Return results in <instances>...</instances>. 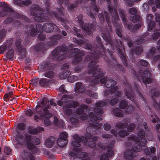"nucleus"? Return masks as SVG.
<instances>
[{
  "label": "nucleus",
  "instance_id": "f03ea898",
  "mask_svg": "<svg viewBox=\"0 0 160 160\" xmlns=\"http://www.w3.org/2000/svg\"><path fill=\"white\" fill-rule=\"evenodd\" d=\"M40 140L38 138H32L29 136H26L23 132H18L15 137V140H14L15 144L22 145L27 143V148L31 150L33 147V143L38 144L40 143Z\"/></svg>",
  "mask_w": 160,
  "mask_h": 160
},
{
  "label": "nucleus",
  "instance_id": "a19ab883",
  "mask_svg": "<svg viewBox=\"0 0 160 160\" xmlns=\"http://www.w3.org/2000/svg\"><path fill=\"white\" fill-rule=\"evenodd\" d=\"M4 152L7 155H9L11 152V150L9 148L6 147L4 148Z\"/></svg>",
  "mask_w": 160,
  "mask_h": 160
},
{
  "label": "nucleus",
  "instance_id": "58836bf2",
  "mask_svg": "<svg viewBox=\"0 0 160 160\" xmlns=\"http://www.w3.org/2000/svg\"><path fill=\"white\" fill-rule=\"evenodd\" d=\"M6 34V31L5 30H2L0 31V42H1L2 38Z\"/></svg>",
  "mask_w": 160,
  "mask_h": 160
},
{
  "label": "nucleus",
  "instance_id": "5701e85b",
  "mask_svg": "<svg viewBox=\"0 0 160 160\" xmlns=\"http://www.w3.org/2000/svg\"><path fill=\"white\" fill-rule=\"evenodd\" d=\"M69 97V96L67 95L66 94H64L63 95L62 100H59L57 102V103L60 106H61L63 104L62 101L66 100V98H68Z\"/></svg>",
  "mask_w": 160,
  "mask_h": 160
},
{
  "label": "nucleus",
  "instance_id": "c03bdc74",
  "mask_svg": "<svg viewBox=\"0 0 160 160\" xmlns=\"http://www.w3.org/2000/svg\"><path fill=\"white\" fill-rule=\"evenodd\" d=\"M59 91L63 93H65L66 92V91L65 89V86L64 85H61L59 88Z\"/></svg>",
  "mask_w": 160,
  "mask_h": 160
},
{
  "label": "nucleus",
  "instance_id": "1a4fd4ad",
  "mask_svg": "<svg viewBox=\"0 0 160 160\" xmlns=\"http://www.w3.org/2000/svg\"><path fill=\"white\" fill-rule=\"evenodd\" d=\"M112 85V86H111V94H112V92L113 93H115V95L117 96H119L121 94V93L120 92L118 91V87L114 86L116 84V82L114 80H111V84Z\"/></svg>",
  "mask_w": 160,
  "mask_h": 160
},
{
  "label": "nucleus",
  "instance_id": "0eeeda50",
  "mask_svg": "<svg viewBox=\"0 0 160 160\" xmlns=\"http://www.w3.org/2000/svg\"><path fill=\"white\" fill-rule=\"evenodd\" d=\"M62 72L60 74V77L61 79H64L67 77L70 73L69 70L68 65H64L62 68Z\"/></svg>",
  "mask_w": 160,
  "mask_h": 160
},
{
  "label": "nucleus",
  "instance_id": "393cba45",
  "mask_svg": "<svg viewBox=\"0 0 160 160\" xmlns=\"http://www.w3.org/2000/svg\"><path fill=\"white\" fill-rule=\"evenodd\" d=\"M68 136L67 133L65 132H61L59 135V138H61L64 140H67L66 138Z\"/></svg>",
  "mask_w": 160,
  "mask_h": 160
},
{
  "label": "nucleus",
  "instance_id": "13d9d810",
  "mask_svg": "<svg viewBox=\"0 0 160 160\" xmlns=\"http://www.w3.org/2000/svg\"><path fill=\"white\" fill-rule=\"evenodd\" d=\"M30 33L31 36H34L36 35V32L34 29H32L30 31Z\"/></svg>",
  "mask_w": 160,
  "mask_h": 160
},
{
  "label": "nucleus",
  "instance_id": "f8f14e48",
  "mask_svg": "<svg viewBox=\"0 0 160 160\" xmlns=\"http://www.w3.org/2000/svg\"><path fill=\"white\" fill-rule=\"evenodd\" d=\"M78 105V103L76 102H73L72 104H71L70 105H69L68 106H67L65 109H64V111L65 110V113L68 115L69 116V117H70L71 116H72V115H71L72 113V112L71 111L72 110L71 108V107H75Z\"/></svg>",
  "mask_w": 160,
  "mask_h": 160
},
{
  "label": "nucleus",
  "instance_id": "a211bd4d",
  "mask_svg": "<svg viewBox=\"0 0 160 160\" xmlns=\"http://www.w3.org/2000/svg\"><path fill=\"white\" fill-rule=\"evenodd\" d=\"M80 139L79 138H78L75 141H73L72 142V145L75 147L73 148L74 151H76L77 150H78V149H77V148L80 146V144L79 143L78 141L80 140Z\"/></svg>",
  "mask_w": 160,
  "mask_h": 160
},
{
  "label": "nucleus",
  "instance_id": "4be33fe9",
  "mask_svg": "<svg viewBox=\"0 0 160 160\" xmlns=\"http://www.w3.org/2000/svg\"><path fill=\"white\" fill-rule=\"evenodd\" d=\"M111 15L112 16V18H115V20H118L119 18L118 15L117 14V12L116 9L111 10Z\"/></svg>",
  "mask_w": 160,
  "mask_h": 160
},
{
  "label": "nucleus",
  "instance_id": "cd10ccee",
  "mask_svg": "<svg viewBox=\"0 0 160 160\" xmlns=\"http://www.w3.org/2000/svg\"><path fill=\"white\" fill-rule=\"evenodd\" d=\"M97 140V138L96 137H93L92 138V140L93 141H92V142H89V146L91 148H93L95 146V143L94 142L96 141Z\"/></svg>",
  "mask_w": 160,
  "mask_h": 160
},
{
  "label": "nucleus",
  "instance_id": "603ef678",
  "mask_svg": "<svg viewBox=\"0 0 160 160\" xmlns=\"http://www.w3.org/2000/svg\"><path fill=\"white\" fill-rule=\"evenodd\" d=\"M85 152H82L81 154L83 156L82 157L83 158H82V157L79 158H78V160H80V159L82 160H88V158L86 157L85 156Z\"/></svg>",
  "mask_w": 160,
  "mask_h": 160
},
{
  "label": "nucleus",
  "instance_id": "864d4df0",
  "mask_svg": "<svg viewBox=\"0 0 160 160\" xmlns=\"http://www.w3.org/2000/svg\"><path fill=\"white\" fill-rule=\"evenodd\" d=\"M44 123L45 125L48 126L50 124V122L48 118H45L44 120Z\"/></svg>",
  "mask_w": 160,
  "mask_h": 160
},
{
  "label": "nucleus",
  "instance_id": "e433bc0d",
  "mask_svg": "<svg viewBox=\"0 0 160 160\" xmlns=\"http://www.w3.org/2000/svg\"><path fill=\"white\" fill-rule=\"evenodd\" d=\"M128 134V132L123 130L120 131L119 133V135L121 137H123L127 135Z\"/></svg>",
  "mask_w": 160,
  "mask_h": 160
},
{
  "label": "nucleus",
  "instance_id": "680f3d73",
  "mask_svg": "<svg viewBox=\"0 0 160 160\" xmlns=\"http://www.w3.org/2000/svg\"><path fill=\"white\" fill-rule=\"evenodd\" d=\"M116 32L117 35L119 37H122V34L120 29H117L116 30Z\"/></svg>",
  "mask_w": 160,
  "mask_h": 160
},
{
  "label": "nucleus",
  "instance_id": "8fccbe9b",
  "mask_svg": "<svg viewBox=\"0 0 160 160\" xmlns=\"http://www.w3.org/2000/svg\"><path fill=\"white\" fill-rule=\"evenodd\" d=\"M24 125L23 123H20L18 125V128L20 130H23L24 129Z\"/></svg>",
  "mask_w": 160,
  "mask_h": 160
},
{
  "label": "nucleus",
  "instance_id": "9b49d317",
  "mask_svg": "<svg viewBox=\"0 0 160 160\" xmlns=\"http://www.w3.org/2000/svg\"><path fill=\"white\" fill-rule=\"evenodd\" d=\"M150 76V73L148 71H146L143 73L142 76V79L145 83H149L151 82L149 77Z\"/></svg>",
  "mask_w": 160,
  "mask_h": 160
},
{
  "label": "nucleus",
  "instance_id": "4468645a",
  "mask_svg": "<svg viewBox=\"0 0 160 160\" xmlns=\"http://www.w3.org/2000/svg\"><path fill=\"white\" fill-rule=\"evenodd\" d=\"M85 89L83 87L82 84L80 82H78L76 83L75 88V91L76 93H83Z\"/></svg>",
  "mask_w": 160,
  "mask_h": 160
},
{
  "label": "nucleus",
  "instance_id": "4c0bfd02",
  "mask_svg": "<svg viewBox=\"0 0 160 160\" xmlns=\"http://www.w3.org/2000/svg\"><path fill=\"white\" fill-rule=\"evenodd\" d=\"M140 17L138 15H135L133 17L132 21L134 22H137L140 19Z\"/></svg>",
  "mask_w": 160,
  "mask_h": 160
},
{
  "label": "nucleus",
  "instance_id": "338daca9",
  "mask_svg": "<svg viewBox=\"0 0 160 160\" xmlns=\"http://www.w3.org/2000/svg\"><path fill=\"white\" fill-rule=\"evenodd\" d=\"M13 20V18H8L7 20H5V22L6 23H9L11 22Z\"/></svg>",
  "mask_w": 160,
  "mask_h": 160
},
{
  "label": "nucleus",
  "instance_id": "69168bd1",
  "mask_svg": "<svg viewBox=\"0 0 160 160\" xmlns=\"http://www.w3.org/2000/svg\"><path fill=\"white\" fill-rule=\"evenodd\" d=\"M155 50V48L154 47H152L150 49V53L153 56L152 54H154V52Z\"/></svg>",
  "mask_w": 160,
  "mask_h": 160
},
{
  "label": "nucleus",
  "instance_id": "5fc2aeb1",
  "mask_svg": "<svg viewBox=\"0 0 160 160\" xmlns=\"http://www.w3.org/2000/svg\"><path fill=\"white\" fill-rule=\"evenodd\" d=\"M82 60V58L81 57L78 58H75L74 60V63L76 64L77 62H79Z\"/></svg>",
  "mask_w": 160,
  "mask_h": 160
},
{
  "label": "nucleus",
  "instance_id": "3c124183",
  "mask_svg": "<svg viewBox=\"0 0 160 160\" xmlns=\"http://www.w3.org/2000/svg\"><path fill=\"white\" fill-rule=\"evenodd\" d=\"M104 129L106 131H108L110 129V127L108 124H105L104 125Z\"/></svg>",
  "mask_w": 160,
  "mask_h": 160
},
{
  "label": "nucleus",
  "instance_id": "20e7f679",
  "mask_svg": "<svg viewBox=\"0 0 160 160\" xmlns=\"http://www.w3.org/2000/svg\"><path fill=\"white\" fill-rule=\"evenodd\" d=\"M39 114L34 116V119L37 121L44 118H49L52 116V114L49 112L46 108H44L43 110L41 109L39 110Z\"/></svg>",
  "mask_w": 160,
  "mask_h": 160
},
{
  "label": "nucleus",
  "instance_id": "9d476101",
  "mask_svg": "<svg viewBox=\"0 0 160 160\" xmlns=\"http://www.w3.org/2000/svg\"><path fill=\"white\" fill-rule=\"evenodd\" d=\"M41 109V107L39 106H37L35 109H33L32 110L29 109L25 112V114L28 116H31L32 114L37 113L39 114V110Z\"/></svg>",
  "mask_w": 160,
  "mask_h": 160
},
{
  "label": "nucleus",
  "instance_id": "37998d69",
  "mask_svg": "<svg viewBox=\"0 0 160 160\" xmlns=\"http://www.w3.org/2000/svg\"><path fill=\"white\" fill-rule=\"evenodd\" d=\"M155 20L157 22H158L160 26V15L159 14L156 13Z\"/></svg>",
  "mask_w": 160,
  "mask_h": 160
},
{
  "label": "nucleus",
  "instance_id": "473e14b6",
  "mask_svg": "<svg viewBox=\"0 0 160 160\" xmlns=\"http://www.w3.org/2000/svg\"><path fill=\"white\" fill-rule=\"evenodd\" d=\"M54 74L52 71L47 72L44 75L45 76L48 78H51L53 76Z\"/></svg>",
  "mask_w": 160,
  "mask_h": 160
},
{
  "label": "nucleus",
  "instance_id": "423d86ee",
  "mask_svg": "<svg viewBox=\"0 0 160 160\" xmlns=\"http://www.w3.org/2000/svg\"><path fill=\"white\" fill-rule=\"evenodd\" d=\"M0 6L2 8L0 13V16L2 17L7 14L8 12L12 11V8L4 2L0 3Z\"/></svg>",
  "mask_w": 160,
  "mask_h": 160
},
{
  "label": "nucleus",
  "instance_id": "bb28decb",
  "mask_svg": "<svg viewBox=\"0 0 160 160\" xmlns=\"http://www.w3.org/2000/svg\"><path fill=\"white\" fill-rule=\"evenodd\" d=\"M109 152L108 153L106 154H103L100 157V160H108V157L109 156Z\"/></svg>",
  "mask_w": 160,
  "mask_h": 160
},
{
  "label": "nucleus",
  "instance_id": "b1692460",
  "mask_svg": "<svg viewBox=\"0 0 160 160\" xmlns=\"http://www.w3.org/2000/svg\"><path fill=\"white\" fill-rule=\"evenodd\" d=\"M78 79V77L76 76H71L68 78V82H72L76 81Z\"/></svg>",
  "mask_w": 160,
  "mask_h": 160
},
{
  "label": "nucleus",
  "instance_id": "7c9ffc66",
  "mask_svg": "<svg viewBox=\"0 0 160 160\" xmlns=\"http://www.w3.org/2000/svg\"><path fill=\"white\" fill-rule=\"evenodd\" d=\"M135 128V125L134 123H131L128 126V130L129 132H132L133 131Z\"/></svg>",
  "mask_w": 160,
  "mask_h": 160
},
{
  "label": "nucleus",
  "instance_id": "774afa93",
  "mask_svg": "<svg viewBox=\"0 0 160 160\" xmlns=\"http://www.w3.org/2000/svg\"><path fill=\"white\" fill-rule=\"evenodd\" d=\"M13 94V92L11 91L6 94L5 95V97L6 98H8V97H9L10 95H12Z\"/></svg>",
  "mask_w": 160,
  "mask_h": 160
},
{
  "label": "nucleus",
  "instance_id": "72a5a7b5",
  "mask_svg": "<svg viewBox=\"0 0 160 160\" xmlns=\"http://www.w3.org/2000/svg\"><path fill=\"white\" fill-rule=\"evenodd\" d=\"M142 47H140L137 48L136 50L134 51L137 54H140L142 52Z\"/></svg>",
  "mask_w": 160,
  "mask_h": 160
},
{
  "label": "nucleus",
  "instance_id": "49530a36",
  "mask_svg": "<svg viewBox=\"0 0 160 160\" xmlns=\"http://www.w3.org/2000/svg\"><path fill=\"white\" fill-rule=\"evenodd\" d=\"M134 109V107H133L132 106H129L126 108L127 112L128 113L130 112Z\"/></svg>",
  "mask_w": 160,
  "mask_h": 160
},
{
  "label": "nucleus",
  "instance_id": "2f4dec72",
  "mask_svg": "<svg viewBox=\"0 0 160 160\" xmlns=\"http://www.w3.org/2000/svg\"><path fill=\"white\" fill-rule=\"evenodd\" d=\"M127 104L124 101H122L119 104L120 107L122 109H124L126 107Z\"/></svg>",
  "mask_w": 160,
  "mask_h": 160
},
{
  "label": "nucleus",
  "instance_id": "0e129e2a",
  "mask_svg": "<svg viewBox=\"0 0 160 160\" xmlns=\"http://www.w3.org/2000/svg\"><path fill=\"white\" fill-rule=\"evenodd\" d=\"M83 29L85 32V33H86L87 34H90V31H89V29L88 28H83Z\"/></svg>",
  "mask_w": 160,
  "mask_h": 160
},
{
  "label": "nucleus",
  "instance_id": "ea45409f",
  "mask_svg": "<svg viewBox=\"0 0 160 160\" xmlns=\"http://www.w3.org/2000/svg\"><path fill=\"white\" fill-rule=\"evenodd\" d=\"M117 126L118 128L123 129L127 126V123H122L121 122H120L117 124Z\"/></svg>",
  "mask_w": 160,
  "mask_h": 160
},
{
  "label": "nucleus",
  "instance_id": "6e6552de",
  "mask_svg": "<svg viewBox=\"0 0 160 160\" xmlns=\"http://www.w3.org/2000/svg\"><path fill=\"white\" fill-rule=\"evenodd\" d=\"M122 47L121 48H119L118 49V52L119 53V56L122 59L123 64L125 66H127V60L126 59V55L125 53V50L123 46H122L121 44Z\"/></svg>",
  "mask_w": 160,
  "mask_h": 160
},
{
  "label": "nucleus",
  "instance_id": "c85d7f7f",
  "mask_svg": "<svg viewBox=\"0 0 160 160\" xmlns=\"http://www.w3.org/2000/svg\"><path fill=\"white\" fill-rule=\"evenodd\" d=\"M114 114L115 116L118 117H122L123 116V114L122 113V111L118 110L117 111H114Z\"/></svg>",
  "mask_w": 160,
  "mask_h": 160
},
{
  "label": "nucleus",
  "instance_id": "a878e982",
  "mask_svg": "<svg viewBox=\"0 0 160 160\" xmlns=\"http://www.w3.org/2000/svg\"><path fill=\"white\" fill-rule=\"evenodd\" d=\"M14 56V51L13 50L11 49L8 51L7 53V57L8 58L11 59Z\"/></svg>",
  "mask_w": 160,
  "mask_h": 160
},
{
  "label": "nucleus",
  "instance_id": "bf43d9fd",
  "mask_svg": "<svg viewBox=\"0 0 160 160\" xmlns=\"http://www.w3.org/2000/svg\"><path fill=\"white\" fill-rule=\"evenodd\" d=\"M103 37L105 40L109 41L110 36L109 35H108V36H107V35L104 34L103 35Z\"/></svg>",
  "mask_w": 160,
  "mask_h": 160
},
{
  "label": "nucleus",
  "instance_id": "79ce46f5",
  "mask_svg": "<svg viewBox=\"0 0 160 160\" xmlns=\"http://www.w3.org/2000/svg\"><path fill=\"white\" fill-rule=\"evenodd\" d=\"M137 11L136 8H132L130 9L129 12L130 14L134 15L136 13Z\"/></svg>",
  "mask_w": 160,
  "mask_h": 160
},
{
  "label": "nucleus",
  "instance_id": "f704fd0d",
  "mask_svg": "<svg viewBox=\"0 0 160 160\" xmlns=\"http://www.w3.org/2000/svg\"><path fill=\"white\" fill-rule=\"evenodd\" d=\"M29 132L30 133L36 134L38 133H40V132H38V129L37 128H33L31 129L29 131Z\"/></svg>",
  "mask_w": 160,
  "mask_h": 160
},
{
  "label": "nucleus",
  "instance_id": "c9c22d12",
  "mask_svg": "<svg viewBox=\"0 0 160 160\" xmlns=\"http://www.w3.org/2000/svg\"><path fill=\"white\" fill-rule=\"evenodd\" d=\"M139 63L141 65L144 66H146L148 64V62L147 61L143 60H140L139 61Z\"/></svg>",
  "mask_w": 160,
  "mask_h": 160
},
{
  "label": "nucleus",
  "instance_id": "f3484780",
  "mask_svg": "<svg viewBox=\"0 0 160 160\" xmlns=\"http://www.w3.org/2000/svg\"><path fill=\"white\" fill-rule=\"evenodd\" d=\"M100 82L102 83H104L105 86L108 88H110V86L109 85V81H108L107 78L106 77H102L100 79Z\"/></svg>",
  "mask_w": 160,
  "mask_h": 160
},
{
  "label": "nucleus",
  "instance_id": "aec40b11",
  "mask_svg": "<svg viewBox=\"0 0 160 160\" xmlns=\"http://www.w3.org/2000/svg\"><path fill=\"white\" fill-rule=\"evenodd\" d=\"M118 11L120 15L123 20L124 24L125 25L126 24H127V22L125 18L124 12L123 10L121 9H119Z\"/></svg>",
  "mask_w": 160,
  "mask_h": 160
},
{
  "label": "nucleus",
  "instance_id": "2eb2a0df",
  "mask_svg": "<svg viewBox=\"0 0 160 160\" xmlns=\"http://www.w3.org/2000/svg\"><path fill=\"white\" fill-rule=\"evenodd\" d=\"M55 142V139L53 137H51L47 139L45 141V145L48 148L51 147Z\"/></svg>",
  "mask_w": 160,
  "mask_h": 160
},
{
  "label": "nucleus",
  "instance_id": "052dcab7",
  "mask_svg": "<svg viewBox=\"0 0 160 160\" xmlns=\"http://www.w3.org/2000/svg\"><path fill=\"white\" fill-rule=\"evenodd\" d=\"M34 19L38 21L41 22L42 21V19H41L40 17L37 16H35L34 17Z\"/></svg>",
  "mask_w": 160,
  "mask_h": 160
},
{
  "label": "nucleus",
  "instance_id": "412c9836",
  "mask_svg": "<svg viewBox=\"0 0 160 160\" xmlns=\"http://www.w3.org/2000/svg\"><path fill=\"white\" fill-rule=\"evenodd\" d=\"M48 80L45 78H42L40 80L39 84L43 87L45 86L48 85Z\"/></svg>",
  "mask_w": 160,
  "mask_h": 160
},
{
  "label": "nucleus",
  "instance_id": "de8ad7c7",
  "mask_svg": "<svg viewBox=\"0 0 160 160\" xmlns=\"http://www.w3.org/2000/svg\"><path fill=\"white\" fill-rule=\"evenodd\" d=\"M143 8V10L144 12H147L148 9V6L146 3H144L142 6Z\"/></svg>",
  "mask_w": 160,
  "mask_h": 160
},
{
  "label": "nucleus",
  "instance_id": "c756f323",
  "mask_svg": "<svg viewBox=\"0 0 160 160\" xmlns=\"http://www.w3.org/2000/svg\"><path fill=\"white\" fill-rule=\"evenodd\" d=\"M87 93L89 96H90L95 98H98V94L96 93L92 94V91L91 90L87 91L86 92Z\"/></svg>",
  "mask_w": 160,
  "mask_h": 160
},
{
  "label": "nucleus",
  "instance_id": "7ed1b4c3",
  "mask_svg": "<svg viewBox=\"0 0 160 160\" xmlns=\"http://www.w3.org/2000/svg\"><path fill=\"white\" fill-rule=\"evenodd\" d=\"M97 108H98L97 109V112L96 111H95L96 112L95 117L92 115L93 114L92 113H90L89 115V117L92 122H95L97 119L100 120L102 119L101 114L102 113V109L99 107L104 106L103 104H101V102H100L97 103ZM95 111H96V109H95Z\"/></svg>",
  "mask_w": 160,
  "mask_h": 160
},
{
  "label": "nucleus",
  "instance_id": "dca6fc26",
  "mask_svg": "<svg viewBox=\"0 0 160 160\" xmlns=\"http://www.w3.org/2000/svg\"><path fill=\"white\" fill-rule=\"evenodd\" d=\"M151 117L152 118V122L155 123L157 122L160 123V124H158L156 127V128L157 129H159L160 128V120L158 119V117L155 114H153L151 115Z\"/></svg>",
  "mask_w": 160,
  "mask_h": 160
},
{
  "label": "nucleus",
  "instance_id": "ddd939ff",
  "mask_svg": "<svg viewBox=\"0 0 160 160\" xmlns=\"http://www.w3.org/2000/svg\"><path fill=\"white\" fill-rule=\"evenodd\" d=\"M147 21L148 22H150L148 25V30L149 31H150L155 26L154 22L153 21H151L153 18V16L152 14H149L147 15Z\"/></svg>",
  "mask_w": 160,
  "mask_h": 160
},
{
  "label": "nucleus",
  "instance_id": "e2e57ef3",
  "mask_svg": "<svg viewBox=\"0 0 160 160\" xmlns=\"http://www.w3.org/2000/svg\"><path fill=\"white\" fill-rule=\"evenodd\" d=\"M155 2L156 7L160 8V0H156Z\"/></svg>",
  "mask_w": 160,
  "mask_h": 160
},
{
  "label": "nucleus",
  "instance_id": "4d7b16f0",
  "mask_svg": "<svg viewBox=\"0 0 160 160\" xmlns=\"http://www.w3.org/2000/svg\"><path fill=\"white\" fill-rule=\"evenodd\" d=\"M125 95L127 96L128 98H129L130 100L132 101L133 100V97L132 95H131L130 94H128L127 92L125 93Z\"/></svg>",
  "mask_w": 160,
  "mask_h": 160
},
{
  "label": "nucleus",
  "instance_id": "f257e3e1",
  "mask_svg": "<svg viewBox=\"0 0 160 160\" xmlns=\"http://www.w3.org/2000/svg\"><path fill=\"white\" fill-rule=\"evenodd\" d=\"M138 135L139 137H136L135 135H132L130 137V141L135 142V145L133 148L132 150L128 149L124 152V157L126 159L131 160L133 157L137 155V152H139L143 149L147 155H149L150 152L147 149L145 148V145L147 142V140L144 138L145 136V132L142 129H140Z\"/></svg>",
  "mask_w": 160,
  "mask_h": 160
},
{
  "label": "nucleus",
  "instance_id": "a18cd8bd",
  "mask_svg": "<svg viewBox=\"0 0 160 160\" xmlns=\"http://www.w3.org/2000/svg\"><path fill=\"white\" fill-rule=\"evenodd\" d=\"M160 36L159 32H155L152 35V38L153 39H157Z\"/></svg>",
  "mask_w": 160,
  "mask_h": 160
},
{
  "label": "nucleus",
  "instance_id": "09e8293b",
  "mask_svg": "<svg viewBox=\"0 0 160 160\" xmlns=\"http://www.w3.org/2000/svg\"><path fill=\"white\" fill-rule=\"evenodd\" d=\"M118 100L117 98H114L111 100V105H114L118 102Z\"/></svg>",
  "mask_w": 160,
  "mask_h": 160
},
{
  "label": "nucleus",
  "instance_id": "6ab92c4d",
  "mask_svg": "<svg viewBox=\"0 0 160 160\" xmlns=\"http://www.w3.org/2000/svg\"><path fill=\"white\" fill-rule=\"evenodd\" d=\"M67 142V140H64L58 138L57 140V143L58 145L61 147L65 146Z\"/></svg>",
  "mask_w": 160,
  "mask_h": 160
},
{
  "label": "nucleus",
  "instance_id": "6e6d98bb",
  "mask_svg": "<svg viewBox=\"0 0 160 160\" xmlns=\"http://www.w3.org/2000/svg\"><path fill=\"white\" fill-rule=\"evenodd\" d=\"M6 48L5 46H1L0 47V53H2L5 50Z\"/></svg>",
  "mask_w": 160,
  "mask_h": 160
},
{
  "label": "nucleus",
  "instance_id": "39448f33",
  "mask_svg": "<svg viewBox=\"0 0 160 160\" xmlns=\"http://www.w3.org/2000/svg\"><path fill=\"white\" fill-rule=\"evenodd\" d=\"M37 31L41 32L43 30L46 32H50L53 31L54 27L51 23H46L44 24L43 26L41 25H36Z\"/></svg>",
  "mask_w": 160,
  "mask_h": 160
}]
</instances>
